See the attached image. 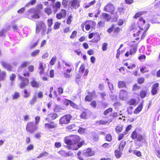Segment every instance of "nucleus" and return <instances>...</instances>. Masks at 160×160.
<instances>
[{"label": "nucleus", "instance_id": "f257e3e1", "mask_svg": "<svg viewBox=\"0 0 160 160\" xmlns=\"http://www.w3.org/2000/svg\"><path fill=\"white\" fill-rule=\"evenodd\" d=\"M94 152L90 148H88L85 151H84L82 154L81 152L79 151L77 153V158L79 160H84V157H88L93 156Z\"/></svg>", "mask_w": 160, "mask_h": 160}, {"label": "nucleus", "instance_id": "f03ea898", "mask_svg": "<svg viewBox=\"0 0 160 160\" xmlns=\"http://www.w3.org/2000/svg\"><path fill=\"white\" fill-rule=\"evenodd\" d=\"M39 11L36 10L34 8L29 9L26 14L27 17L29 19H38L40 18Z\"/></svg>", "mask_w": 160, "mask_h": 160}, {"label": "nucleus", "instance_id": "7ed1b4c3", "mask_svg": "<svg viewBox=\"0 0 160 160\" xmlns=\"http://www.w3.org/2000/svg\"><path fill=\"white\" fill-rule=\"evenodd\" d=\"M150 27V24L149 23L146 24L145 27L142 28H140V30L136 33L133 34V36L134 37L136 36H141V39H143L145 37L146 35V32L148 30Z\"/></svg>", "mask_w": 160, "mask_h": 160}, {"label": "nucleus", "instance_id": "20e7f679", "mask_svg": "<svg viewBox=\"0 0 160 160\" xmlns=\"http://www.w3.org/2000/svg\"><path fill=\"white\" fill-rule=\"evenodd\" d=\"M130 137L132 140H136L137 142H141L144 140V142H147L144 137L142 135L138 134L136 129L132 132Z\"/></svg>", "mask_w": 160, "mask_h": 160}, {"label": "nucleus", "instance_id": "39448f33", "mask_svg": "<svg viewBox=\"0 0 160 160\" xmlns=\"http://www.w3.org/2000/svg\"><path fill=\"white\" fill-rule=\"evenodd\" d=\"M85 26V29L87 31L89 30L91 28H93L96 25V22L91 20H87L84 22L82 23L81 25V27L82 28V30L84 31V28Z\"/></svg>", "mask_w": 160, "mask_h": 160}, {"label": "nucleus", "instance_id": "423d86ee", "mask_svg": "<svg viewBox=\"0 0 160 160\" xmlns=\"http://www.w3.org/2000/svg\"><path fill=\"white\" fill-rule=\"evenodd\" d=\"M37 127L33 122H30L27 123L26 127V130L27 132L32 133L37 130Z\"/></svg>", "mask_w": 160, "mask_h": 160}, {"label": "nucleus", "instance_id": "0eeeda50", "mask_svg": "<svg viewBox=\"0 0 160 160\" xmlns=\"http://www.w3.org/2000/svg\"><path fill=\"white\" fill-rule=\"evenodd\" d=\"M18 78L21 80V82L19 84V87L21 89H23L29 84V80L28 78L23 77L19 75Z\"/></svg>", "mask_w": 160, "mask_h": 160}, {"label": "nucleus", "instance_id": "6e6552de", "mask_svg": "<svg viewBox=\"0 0 160 160\" xmlns=\"http://www.w3.org/2000/svg\"><path fill=\"white\" fill-rule=\"evenodd\" d=\"M72 118V116L69 114L64 115L59 120V123L61 125L67 124L70 122Z\"/></svg>", "mask_w": 160, "mask_h": 160}, {"label": "nucleus", "instance_id": "1a4fd4ad", "mask_svg": "<svg viewBox=\"0 0 160 160\" xmlns=\"http://www.w3.org/2000/svg\"><path fill=\"white\" fill-rule=\"evenodd\" d=\"M115 9V7L114 5L110 3H108L103 8L104 11L109 12L112 14H113Z\"/></svg>", "mask_w": 160, "mask_h": 160}, {"label": "nucleus", "instance_id": "9d476101", "mask_svg": "<svg viewBox=\"0 0 160 160\" xmlns=\"http://www.w3.org/2000/svg\"><path fill=\"white\" fill-rule=\"evenodd\" d=\"M45 127L48 129H55L58 128V124L52 121L45 123Z\"/></svg>", "mask_w": 160, "mask_h": 160}, {"label": "nucleus", "instance_id": "9b49d317", "mask_svg": "<svg viewBox=\"0 0 160 160\" xmlns=\"http://www.w3.org/2000/svg\"><path fill=\"white\" fill-rule=\"evenodd\" d=\"M88 93L89 95L86 96L85 100L86 101L90 102L92 100L93 96H96V92L95 91L93 90L91 92H88Z\"/></svg>", "mask_w": 160, "mask_h": 160}, {"label": "nucleus", "instance_id": "f8f14e48", "mask_svg": "<svg viewBox=\"0 0 160 160\" xmlns=\"http://www.w3.org/2000/svg\"><path fill=\"white\" fill-rule=\"evenodd\" d=\"M159 84L156 82L153 84L152 87L151 93L152 95H154L156 94L159 90Z\"/></svg>", "mask_w": 160, "mask_h": 160}, {"label": "nucleus", "instance_id": "ddd939ff", "mask_svg": "<svg viewBox=\"0 0 160 160\" xmlns=\"http://www.w3.org/2000/svg\"><path fill=\"white\" fill-rule=\"evenodd\" d=\"M43 27L46 28V26L45 23L42 21L39 22L36 24V33L39 32Z\"/></svg>", "mask_w": 160, "mask_h": 160}, {"label": "nucleus", "instance_id": "4468645a", "mask_svg": "<svg viewBox=\"0 0 160 160\" xmlns=\"http://www.w3.org/2000/svg\"><path fill=\"white\" fill-rule=\"evenodd\" d=\"M146 22L145 20L142 17H140L139 18L137 22V25L140 28H142L145 27Z\"/></svg>", "mask_w": 160, "mask_h": 160}, {"label": "nucleus", "instance_id": "2eb2a0df", "mask_svg": "<svg viewBox=\"0 0 160 160\" xmlns=\"http://www.w3.org/2000/svg\"><path fill=\"white\" fill-rule=\"evenodd\" d=\"M70 3L71 6V8L75 9H77L80 6L79 2L78 0H71Z\"/></svg>", "mask_w": 160, "mask_h": 160}, {"label": "nucleus", "instance_id": "dca6fc26", "mask_svg": "<svg viewBox=\"0 0 160 160\" xmlns=\"http://www.w3.org/2000/svg\"><path fill=\"white\" fill-rule=\"evenodd\" d=\"M69 137L71 138V140H72L73 144H76L79 142L81 139V138L79 136L76 135H71Z\"/></svg>", "mask_w": 160, "mask_h": 160}, {"label": "nucleus", "instance_id": "f3484780", "mask_svg": "<svg viewBox=\"0 0 160 160\" xmlns=\"http://www.w3.org/2000/svg\"><path fill=\"white\" fill-rule=\"evenodd\" d=\"M113 120L112 118H109L107 120H101L97 121L96 123L98 125H105L109 122H112Z\"/></svg>", "mask_w": 160, "mask_h": 160}, {"label": "nucleus", "instance_id": "a211bd4d", "mask_svg": "<svg viewBox=\"0 0 160 160\" xmlns=\"http://www.w3.org/2000/svg\"><path fill=\"white\" fill-rule=\"evenodd\" d=\"M46 67V66L45 64H44L41 62H39L38 69L39 70V73L40 75H42L44 73V70Z\"/></svg>", "mask_w": 160, "mask_h": 160}, {"label": "nucleus", "instance_id": "6ab92c4d", "mask_svg": "<svg viewBox=\"0 0 160 160\" xmlns=\"http://www.w3.org/2000/svg\"><path fill=\"white\" fill-rule=\"evenodd\" d=\"M143 102H142L134 110L133 113L135 114L139 113L142 110L143 108Z\"/></svg>", "mask_w": 160, "mask_h": 160}, {"label": "nucleus", "instance_id": "aec40b11", "mask_svg": "<svg viewBox=\"0 0 160 160\" xmlns=\"http://www.w3.org/2000/svg\"><path fill=\"white\" fill-rule=\"evenodd\" d=\"M89 112L86 109L81 112L79 115L81 119H86L88 118V116Z\"/></svg>", "mask_w": 160, "mask_h": 160}, {"label": "nucleus", "instance_id": "412c9836", "mask_svg": "<svg viewBox=\"0 0 160 160\" xmlns=\"http://www.w3.org/2000/svg\"><path fill=\"white\" fill-rule=\"evenodd\" d=\"M30 83L31 86L33 88H38L40 87V84L39 83L34 79L32 80Z\"/></svg>", "mask_w": 160, "mask_h": 160}, {"label": "nucleus", "instance_id": "4be33fe9", "mask_svg": "<svg viewBox=\"0 0 160 160\" xmlns=\"http://www.w3.org/2000/svg\"><path fill=\"white\" fill-rule=\"evenodd\" d=\"M73 67L67 69L66 70V72L63 73L64 76L66 78H69L70 77V73L73 70Z\"/></svg>", "mask_w": 160, "mask_h": 160}, {"label": "nucleus", "instance_id": "5701e85b", "mask_svg": "<svg viewBox=\"0 0 160 160\" xmlns=\"http://www.w3.org/2000/svg\"><path fill=\"white\" fill-rule=\"evenodd\" d=\"M59 153L62 156L66 157L69 156H71L72 155V153L68 152H66L64 151L61 150L59 152Z\"/></svg>", "mask_w": 160, "mask_h": 160}, {"label": "nucleus", "instance_id": "b1692460", "mask_svg": "<svg viewBox=\"0 0 160 160\" xmlns=\"http://www.w3.org/2000/svg\"><path fill=\"white\" fill-rule=\"evenodd\" d=\"M58 94L56 90L54 91V93L56 97H58V95H61L63 93V89L62 87H59L58 88Z\"/></svg>", "mask_w": 160, "mask_h": 160}, {"label": "nucleus", "instance_id": "393cba45", "mask_svg": "<svg viewBox=\"0 0 160 160\" xmlns=\"http://www.w3.org/2000/svg\"><path fill=\"white\" fill-rule=\"evenodd\" d=\"M128 95V92L124 90H121L119 93V97L122 99L124 98Z\"/></svg>", "mask_w": 160, "mask_h": 160}, {"label": "nucleus", "instance_id": "a878e982", "mask_svg": "<svg viewBox=\"0 0 160 160\" xmlns=\"http://www.w3.org/2000/svg\"><path fill=\"white\" fill-rule=\"evenodd\" d=\"M146 11H141L138 12H136L134 15L133 16V18L135 19H137L138 18L140 17L142 15L146 13Z\"/></svg>", "mask_w": 160, "mask_h": 160}, {"label": "nucleus", "instance_id": "bb28decb", "mask_svg": "<svg viewBox=\"0 0 160 160\" xmlns=\"http://www.w3.org/2000/svg\"><path fill=\"white\" fill-rule=\"evenodd\" d=\"M123 129V126L120 124H118L115 128L116 132L117 133L122 132Z\"/></svg>", "mask_w": 160, "mask_h": 160}, {"label": "nucleus", "instance_id": "cd10ccee", "mask_svg": "<svg viewBox=\"0 0 160 160\" xmlns=\"http://www.w3.org/2000/svg\"><path fill=\"white\" fill-rule=\"evenodd\" d=\"M121 151L116 149L114 151L115 156L117 158H119L121 157L122 152Z\"/></svg>", "mask_w": 160, "mask_h": 160}, {"label": "nucleus", "instance_id": "c85d7f7f", "mask_svg": "<svg viewBox=\"0 0 160 160\" xmlns=\"http://www.w3.org/2000/svg\"><path fill=\"white\" fill-rule=\"evenodd\" d=\"M91 138L92 140L94 142L97 141L98 139V135L95 132H92L91 133Z\"/></svg>", "mask_w": 160, "mask_h": 160}, {"label": "nucleus", "instance_id": "c756f323", "mask_svg": "<svg viewBox=\"0 0 160 160\" xmlns=\"http://www.w3.org/2000/svg\"><path fill=\"white\" fill-rule=\"evenodd\" d=\"M126 144V141H122L120 143L118 147V149L120 151H122L123 150L124 148L125 147Z\"/></svg>", "mask_w": 160, "mask_h": 160}, {"label": "nucleus", "instance_id": "7c9ffc66", "mask_svg": "<svg viewBox=\"0 0 160 160\" xmlns=\"http://www.w3.org/2000/svg\"><path fill=\"white\" fill-rule=\"evenodd\" d=\"M30 64V62L29 61H25L23 62L19 67L18 71L20 69L23 68L27 67Z\"/></svg>", "mask_w": 160, "mask_h": 160}, {"label": "nucleus", "instance_id": "2f4dec72", "mask_svg": "<svg viewBox=\"0 0 160 160\" xmlns=\"http://www.w3.org/2000/svg\"><path fill=\"white\" fill-rule=\"evenodd\" d=\"M44 11L48 15H50L52 13V8L48 6L45 8Z\"/></svg>", "mask_w": 160, "mask_h": 160}, {"label": "nucleus", "instance_id": "473e14b6", "mask_svg": "<svg viewBox=\"0 0 160 160\" xmlns=\"http://www.w3.org/2000/svg\"><path fill=\"white\" fill-rule=\"evenodd\" d=\"M118 87L119 88H126V82L123 81H119L118 83Z\"/></svg>", "mask_w": 160, "mask_h": 160}, {"label": "nucleus", "instance_id": "72a5a7b5", "mask_svg": "<svg viewBox=\"0 0 160 160\" xmlns=\"http://www.w3.org/2000/svg\"><path fill=\"white\" fill-rule=\"evenodd\" d=\"M129 105H136L137 104V101L135 99L131 98L128 102Z\"/></svg>", "mask_w": 160, "mask_h": 160}, {"label": "nucleus", "instance_id": "f704fd0d", "mask_svg": "<svg viewBox=\"0 0 160 160\" xmlns=\"http://www.w3.org/2000/svg\"><path fill=\"white\" fill-rule=\"evenodd\" d=\"M57 117L58 115L56 113H51L48 115L49 118L52 120L55 119Z\"/></svg>", "mask_w": 160, "mask_h": 160}, {"label": "nucleus", "instance_id": "c9c22d12", "mask_svg": "<svg viewBox=\"0 0 160 160\" xmlns=\"http://www.w3.org/2000/svg\"><path fill=\"white\" fill-rule=\"evenodd\" d=\"M65 142L67 145H68L70 146H71L73 144L72 140H71V138L70 137V138H66L65 140Z\"/></svg>", "mask_w": 160, "mask_h": 160}, {"label": "nucleus", "instance_id": "e433bc0d", "mask_svg": "<svg viewBox=\"0 0 160 160\" xmlns=\"http://www.w3.org/2000/svg\"><path fill=\"white\" fill-rule=\"evenodd\" d=\"M23 92L24 94L23 97L24 98H26L30 96L31 93L29 91H28L27 89H24Z\"/></svg>", "mask_w": 160, "mask_h": 160}, {"label": "nucleus", "instance_id": "4c0bfd02", "mask_svg": "<svg viewBox=\"0 0 160 160\" xmlns=\"http://www.w3.org/2000/svg\"><path fill=\"white\" fill-rule=\"evenodd\" d=\"M6 76V72L5 71H2V73L0 74V81H3L5 80Z\"/></svg>", "mask_w": 160, "mask_h": 160}, {"label": "nucleus", "instance_id": "58836bf2", "mask_svg": "<svg viewBox=\"0 0 160 160\" xmlns=\"http://www.w3.org/2000/svg\"><path fill=\"white\" fill-rule=\"evenodd\" d=\"M36 0H31L30 2L27 3L25 6V7H28L30 6H32L36 3Z\"/></svg>", "mask_w": 160, "mask_h": 160}, {"label": "nucleus", "instance_id": "ea45409f", "mask_svg": "<svg viewBox=\"0 0 160 160\" xmlns=\"http://www.w3.org/2000/svg\"><path fill=\"white\" fill-rule=\"evenodd\" d=\"M145 79L144 77H141L137 78V82L139 84L143 83L145 82Z\"/></svg>", "mask_w": 160, "mask_h": 160}, {"label": "nucleus", "instance_id": "a19ab883", "mask_svg": "<svg viewBox=\"0 0 160 160\" xmlns=\"http://www.w3.org/2000/svg\"><path fill=\"white\" fill-rule=\"evenodd\" d=\"M70 105L73 108L76 109H78L79 108V106L78 105L73 102L72 101H70Z\"/></svg>", "mask_w": 160, "mask_h": 160}, {"label": "nucleus", "instance_id": "79ce46f5", "mask_svg": "<svg viewBox=\"0 0 160 160\" xmlns=\"http://www.w3.org/2000/svg\"><path fill=\"white\" fill-rule=\"evenodd\" d=\"M48 155V152L46 151L43 152L42 153H40L39 155L37 157V158H40L42 157L47 156Z\"/></svg>", "mask_w": 160, "mask_h": 160}, {"label": "nucleus", "instance_id": "37998d69", "mask_svg": "<svg viewBox=\"0 0 160 160\" xmlns=\"http://www.w3.org/2000/svg\"><path fill=\"white\" fill-rule=\"evenodd\" d=\"M53 20L52 18H48L47 20V23L49 28H50L53 24Z\"/></svg>", "mask_w": 160, "mask_h": 160}, {"label": "nucleus", "instance_id": "c03bdc74", "mask_svg": "<svg viewBox=\"0 0 160 160\" xmlns=\"http://www.w3.org/2000/svg\"><path fill=\"white\" fill-rule=\"evenodd\" d=\"M113 109L112 108H110L107 109L103 112V114L106 116L108 115L109 113H111L112 112Z\"/></svg>", "mask_w": 160, "mask_h": 160}, {"label": "nucleus", "instance_id": "a18cd8bd", "mask_svg": "<svg viewBox=\"0 0 160 160\" xmlns=\"http://www.w3.org/2000/svg\"><path fill=\"white\" fill-rule=\"evenodd\" d=\"M85 65L84 64H82L81 65L79 70V72L80 73L82 74L83 73L84 71L85 70Z\"/></svg>", "mask_w": 160, "mask_h": 160}, {"label": "nucleus", "instance_id": "49530a36", "mask_svg": "<svg viewBox=\"0 0 160 160\" xmlns=\"http://www.w3.org/2000/svg\"><path fill=\"white\" fill-rule=\"evenodd\" d=\"M112 136L110 134H107L105 137V139L106 141L111 142L112 140Z\"/></svg>", "mask_w": 160, "mask_h": 160}, {"label": "nucleus", "instance_id": "de8ad7c7", "mask_svg": "<svg viewBox=\"0 0 160 160\" xmlns=\"http://www.w3.org/2000/svg\"><path fill=\"white\" fill-rule=\"evenodd\" d=\"M126 134H127V133L125 132H124L123 133L119 134L118 137V140L120 141L122 139L124 138L125 135Z\"/></svg>", "mask_w": 160, "mask_h": 160}, {"label": "nucleus", "instance_id": "09e8293b", "mask_svg": "<svg viewBox=\"0 0 160 160\" xmlns=\"http://www.w3.org/2000/svg\"><path fill=\"white\" fill-rule=\"evenodd\" d=\"M126 9L123 7H120L118 8V12L120 14H122L124 13Z\"/></svg>", "mask_w": 160, "mask_h": 160}, {"label": "nucleus", "instance_id": "8fccbe9b", "mask_svg": "<svg viewBox=\"0 0 160 160\" xmlns=\"http://www.w3.org/2000/svg\"><path fill=\"white\" fill-rule=\"evenodd\" d=\"M146 91L142 90L140 92V96L141 98H142L146 97Z\"/></svg>", "mask_w": 160, "mask_h": 160}, {"label": "nucleus", "instance_id": "3c124183", "mask_svg": "<svg viewBox=\"0 0 160 160\" xmlns=\"http://www.w3.org/2000/svg\"><path fill=\"white\" fill-rule=\"evenodd\" d=\"M34 148V145L32 144H30L27 146L26 148V150L27 151L29 152L33 150Z\"/></svg>", "mask_w": 160, "mask_h": 160}, {"label": "nucleus", "instance_id": "603ef678", "mask_svg": "<svg viewBox=\"0 0 160 160\" xmlns=\"http://www.w3.org/2000/svg\"><path fill=\"white\" fill-rule=\"evenodd\" d=\"M20 96V94L19 92H15L13 95H12V97L13 99H16L18 98Z\"/></svg>", "mask_w": 160, "mask_h": 160}, {"label": "nucleus", "instance_id": "864d4df0", "mask_svg": "<svg viewBox=\"0 0 160 160\" xmlns=\"http://www.w3.org/2000/svg\"><path fill=\"white\" fill-rule=\"evenodd\" d=\"M96 2V1L95 0H93L92 1L90 2L88 4L86 5H85L84 7V8H89L90 6L93 5Z\"/></svg>", "mask_w": 160, "mask_h": 160}, {"label": "nucleus", "instance_id": "5fc2aeb1", "mask_svg": "<svg viewBox=\"0 0 160 160\" xmlns=\"http://www.w3.org/2000/svg\"><path fill=\"white\" fill-rule=\"evenodd\" d=\"M61 25V23L57 22L55 23L53 26V28L55 30L58 29L59 28Z\"/></svg>", "mask_w": 160, "mask_h": 160}, {"label": "nucleus", "instance_id": "6e6d98bb", "mask_svg": "<svg viewBox=\"0 0 160 160\" xmlns=\"http://www.w3.org/2000/svg\"><path fill=\"white\" fill-rule=\"evenodd\" d=\"M133 107L130 106L127 108V111L128 114H132L133 113Z\"/></svg>", "mask_w": 160, "mask_h": 160}, {"label": "nucleus", "instance_id": "4d7b16f0", "mask_svg": "<svg viewBox=\"0 0 160 160\" xmlns=\"http://www.w3.org/2000/svg\"><path fill=\"white\" fill-rule=\"evenodd\" d=\"M137 48H133L132 47V48L129 51V54L130 55H132L135 54L137 51Z\"/></svg>", "mask_w": 160, "mask_h": 160}, {"label": "nucleus", "instance_id": "13d9d810", "mask_svg": "<svg viewBox=\"0 0 160 160\" xmlns=\"http://www.w3.org/2000/svg\"><path fill=\"white\" fill-rule=\"evenodd\" d=\"M84 144V141L83 140L81 141L79 143H78L77 147H76L75 148L73 149V150H78V148L82 147V146L83 144Z\"/></svg>", "mask_w": 160, "mask_h": 160}, {"label": "nucleus", "instance_id": "bf43d9fd", "mask_svg": "<svg viewBox=\"0 0 160 160\" xmlns=\"http://www.w3.org/2000/svg\"><path fill=\"white\" fill-rule=\"evenodd\" d=\"M77 31L75 30L73 31L70 36V38L72 39H74L77 36Z\"/></svg>", "mask_w": 160, "mask_h": 160}, {"label": "nucleus", "instance_id": "052dcab7", "mask_svg": "<svg viewBox=\"0 0 160 160\" xmlns=\"http://www.w3.org/2000/svg\"><path fill=\"white\" fill-rule=\"evenodd\" d=\"M37 101V97L36 96L33 97L30 100L29 103L31 105H33Z\"/></svg>", "mask_w": 160, "mask_h": 160}, {"label": "nucleus", "instance_id": "680f3d73", "mask_svg": "<svg viewBox=\"0 0 160 160\" xmlns=\"http://www.w3.org/2000/svg\"><path fill=\"white\" fill-rule=\"evenodd\" d=\"M133 154L138 157H140L142 155V153L140 151L135 150L133 151Z\"/></svg>", "mask_w": 160, "mask_h": 160}, {"label": "nucleus", "instance_id": "e2e57ef3", "mask_svg": "<svg viewBox=\"0 0 160 160\" xmlns=\"http://www.w3.org/2000/svg\"><path fill=\"white\" fill-rule=\"evenodd\" d=\"M39 52H40L39 50V49L36 50L34 51L33 52H32L31 53V55L32 57H35V56H37V55H38Z\"/></svg>", "mask_w": 160, "mask_h": 160}, {"label": "nucleus", "instance_id": "0e129e2a", "mask_svg": "<svg viewBox=\"0 0 160 160\" xmlns=\"http://www.w3.org/2000/svg\"><path fill=\"white\" fill-rule=\"evenodd\" d=\"M59 13H61V14L62 15V16L63 17V18H65L66 17L67 12L65 9H62L61 12Z\"/></svg>", "mask_w": 160, "mask_h": 160}, {"label": "nucleus", "instance_id": "69168bd1", "mask_svg": "<svg viewBox=\"0 0 160 160\" xmlns=\"http://www.w3.org/2000/svg\"><path fill=\"white\" fill-rule=\"evenodd\" d=\"M100 37L99 35H97L94 36L92 40V42H97L100 39Z\"/></svg>", "mask_w": 160, "mask_h": 160}, {"label": "nucleus", "instance_id": "338daca9", "mask_svg": "<svg viewBox=\"0 0 160 160\" xmlns=\"http://www.w3.org/2000/svg\"><path fill=\"white\" fill-rule=\"evenodd\" d=\"M56 59H57V58H56V57H52L51 58V59L50 62V64L51 65H53L55 64V63L56 62Z\"/></svg>", "mask_w": 160, "mask_h": 160}, {"label": "nucleus", "instance_id": "774afa93", "mask_svg": "<svg viewBox=\"0 0 160 160\" xmlns=\"http://www.w3.org/2000/svg\"><path fill=\"white\" fill-rule=\"evenodd\" d=\"M140 86H138L137 84L135 83L133 86L132 89L133 91H136L140 89Z\"/></svg>", "mask_w": 160, "mask_h": 160}]
</instances>
